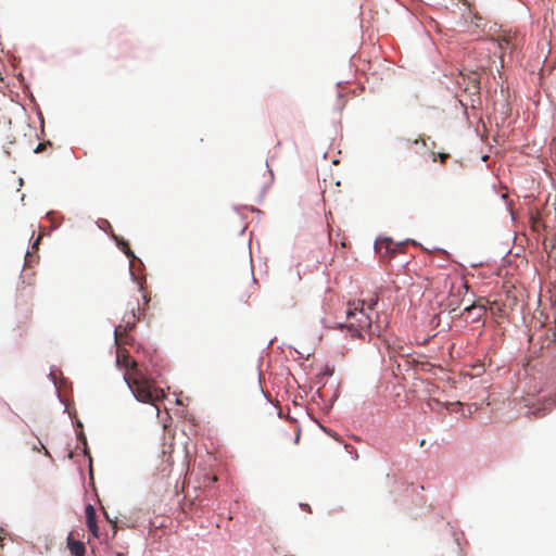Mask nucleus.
I'll return each mask as SVG.
<instances>
[{
    "instance_id": "nucleus-24",
    "label": "nucleus",
    "mask_w": 556,
    "mask_h": 556,
    "mask_svg": "<svg viewBox=\"0 0 556 556\" xmlns=\"http://www.w3.org/2000/svg\"><path fill=\"white\" fill-rule=\"evenodd\" d=\"M50 377L52 378L53 380V383L55 384V375L53 372L50 374Z\"/></svg>"
},
{
    "instance_id": "nucleus-13",
    "label": "nucleus",
    "mask_w": 556,
    "mask_h": 556,
    "mask_svg": "<svg viewBox=\"0 0 556 556\" xmlns=\"http://www.w3.org/2000/svg\"><path fill=\"white\" fill-rule=\"evenodd\" d=\"M77 420V425H76V433H77V437L78 439L81 441V443L85 445V447L87 446V440H86V437L83 432V425L81 422L79 421V419H76Z\"/></svg>"
},
{
    "instance_id": "nucleus-18",
    "label": "nucleus",
    "mask_w": 556,
    "mask_h": 556,
    "mask_svg": "<svg viewBox=\"0 0 556 556\" xmlns=\"http://www.w3.org/2000/svg\"><path fill=\"white\" fill-rule=\"evenodd\" d=\"M301 507H302L304 510L308 511V513H311V511H312V510H311V507H309V505H308V504H301Z\"/></svg>"
},
{
    "instance_id": "nucleus-12",
    "label": "nucleus",
    "mask_w": 556,
    "mask_h": 556,
    "mask_svg": "<svg viewBox=\"0 0 556 556\" xmlns=\"http://www.w3.org/2000/svg\"><path fill=\"white\" fill-rule=\"evenodd\" d=\"M114 239L119 249L127 255V257L135 258L134 252L130 250L128 242L124 241L123 239H118L117 237H114Z\"/></svg>"
},
{
    "instance_id": "nucleus-20",
    "label": "nucleus",
    "mask_w": 556,
    "mask_h": 556,
    "mask_svg": "<svg viewBox=\"0 0 556 556\" xmlns=\"http://www.w3.org/2000/svg\"><path fill=\"white\" fill-rule=\"evenodd\" d=\"M40 239H41V237H40V236H39V237H37V239H36L35 243H34V248L38 245V243H39Z\"/></svg>"
},
{
    "instance_id": "nucleus-5",
    "label": "nucleus",
    "mask_w": 556,
    "mask_h": 556,
    "mask_svg": "<svg viewBox=\"0 0 556 556\" xmlns=\"http://www.w3.org/2000/svg\"><path fill=\"white\" fill-rule=\"evenodd\" d=\"M376 251L382 256H392L397 249V244L390 238H380L375 243Z\"/></svg>"
},
{
    "instance_id": "nucleus-17",
    "label": "nucleus",
    "mask_w": 556,
    "mask_h": 556,
    "mask_svg": "<svg viewBox=\"0 0 556 556\" xmlns=\"http://www.w3.org/2000/svg\"><path fill=\"white\" fill-rule=\"evenodd\" d=\"M471 83H472V89L478 92L480 89V81L476 77H473Z\"/></svg>"
},
{
    "instance_id": "nucleus-14",
    "label": "nucleus",
    "mask_w": 556,
    "mask_h": 556,
    "mask_svg": "<svg viewBox=\"0 0 556 556\" xmlns=\"http://www.w3.org/2000/svg\"><path fill=\"white\" fill-rule=\"evenodd\" d=\"M431 155H432L433 162H435L437 157H439L441 163H445L446 160L450 157V154H447V153H435L433 151H431Z\"/></svg>"
},
{
    "instance_id": "nucleus-2",
    "label": "nucleus",
    "mask_w": 556,
    "mask_h": 556,
    "mask_svg": "<svg viewBox=\"0 0 556 556\" xmlns=\"http://www.w3.org/2000/svg\"><path fill=\"white\" fill-rule=\"evenodd\" d=\"M365 301L358 300L348 304L345 327L352 337L364 338L375 333L371 314L365 309Z\"/></svg>"
},
{
    "instance_id": "nucleus-3",
    "label": "nucleus",
    "mask_w": 556,
    "mask_h": 556,
    "mask_svg": "<svg viewBox=\"0 0 556 556\" xmlns=\"http://www.w3.org/2000/svg\"><path fill=\"white\" fill-rule=\"evenodd\" d=\"M429 286L441 294L452 296L460 295V290L467 291L468 286L465 279L454 268H444L438 270L428 278Z\"/></svg>"
},
{
    "instance_id": "nucleus-4",
    "label": "nucleus",
    "mask_w": 556,
    "mask_h": 556,
    "mask_svg": "<svg viewBox=\"0 0 556 556\" xmlns=\"http://www.w3.org/2000/svg\"><path fill=\"white\" fill-rule=\"evenodd\" d=\"M140 312L139 303L136 305L130 304V308L123 316L122 324L116 326L115 328V339L116 341L123 340L124 336H127V332L132 330L136 326L137 320L140 319V315L137 314Z\"/></svg>"
},
{
    "instance_id": "nucleus-8",
    "label": "nucleus",
    "mask_w": 556,
    "mask_h": 556,
    "mask_svg": "<svg viewBox=\"0 0 556 556\" xmlns=\"http://www.w3.org/2000/svg\"><path fill=\"white\" fill-rule=\"evenodd\" d=\"M67 547L73 556H85V544L78 540H75L72 535H68L67 538Z\"/></svg>"
},
{
    "instance_id": "nucleus-11",
    "label": "nucleus",
    "mask_w": 556,
    "mask_h": 556,
    "mask_svg": "<svg viewBox=\"0 0 556 556\" xmlns=\"http://www.w3.org/2000/svg\"><path fill=\"white\" fill-rule=\"evenodd\" d=\"M64 405V413L68 415V417H76L77 410L75 407V403L73 401H70L67 399L61 400Z\"/></svg>"
},
{
    "instance_id": "nucleus-10",
    "label": "nucleus",
    "mask_w": 556,
    "mask_h": 556,
    "mask_svg": "<svg viewBox=\"0 0 556 556\" xmlns=\"http://www.w3.org/2000/svg\"><path fill=\"white\" fill-rule=\"evenodd\" d=\"M515 38L507 35V36H503L500 40H498V47L501 50L503 51H506L508 49H513L515 48V43L513 42Z\"/></svg>"
},
{
    "instance_id": "nucleus-21",
    "label": "nucleus",
    "mask_w": 556,
    "mask_h": 556,
    "mask_svg": "<svg viewBox=\"0 0 556 556\" xmlns=\"http://www.w3.org/2000/svg\"><path fill=\"white\" fill-rule=\"evenodd\" d=\"M42 147H43V146H42L41 143H39V144H38V147H37V149H36L35 151H36V152L41 151V150H42Z\"/></svg>"
},
{
    "instance_id": "nucleus-1",
    "label": "nucleus",
    "mask_w": 556,
    "mask_h": 556,
    "mask_svg": "<svg viewBox=\"0 0 556 556\" xmlns=\"http://www.w3.org/2000/svg\"><path fill=\"white\" fill-rule=\"evenodd\" d=\"M121 362H123V366L126 369L124 375L125 381L136 399L142 403H151L154 407V414L159 416L160 408L155 403L163 399V390L156 388L154 382L142 374L137 363L128 354L123 356V361H121L118 355L117 363L121 364Z\"/></svg>"
},
{
    "instance_id": "nucleus-26",
    "label": "nucleus",
    "mask_w": 556,
    "mask_h": 556,
    "mask_svg": "<svg viewBox=\"0 0 556 556\" xmlns=\"http://www.w3.org/2000/svg\"><path fill=\"white\" fill-rule=\"evenodd\" d=\"M177 404H182V401L180 399H177Z\"/></svg>"
},
{
    "instance_id": "nucleus-22",
    "label": "nucleus",
    "mask_w": 556,
    "mask_h": 556,
    "mask_svg": "<svg viewBox=\"0 0 556 556\" xmlns=\"http://www.w3.org/2000/svg\"><path fill=\"white\" fill-rule=\"evenodd\" d=\"M418 366H421V368L424 369L425 366H428L429 364L428 363H417Z\"/></svg>"
},
{
    "instance_id": "nucleus-19",
    "label": "nucleus",
    "mask_w": 556,
    "mask_h": 556,
    "mask_svg": "<svg viewBox=\"0 0 556 556\" xmlns=\"http://www.w3.org/2000/svg\"><path fill=\"white\" fill-rule=\"evenodd\" d=\"M38 445H39V446H37V445H35V446H34V448H35L36 451H40V448H45V446H43V444H42L41 442H38Z\"/></svg>"
},
{
    "instance_id": "nucleus-23",
    "label": "nucleus",
    "mask_w": 556,
    "mask_h": 556,
    "mask_svg": "<svg viewBox=\"0 0 556 556\" xmlns=\"http://www.w3.org/2000/svg\"><path fill=\"white\" fill-rule=\"evenodd\" d=\"M142 299L144 300V303L147 304L149 302V299L147 298V294H142Z\"/></svg>"
},
{
    "instance_id": "nucleus-7",
    "label": "nucleus",
    "mask_w": 556,
    "mask_h": 556,
    "mask_svg": "<svg viewBox=\"0 0 556 556\" xmlns=\"http://www.w3.org/2000/svg\"><path fill=\"white\" fill-rule=\"evenodd\" d=\"M334 372V367L332 365L326 364L321 370L315 375V384L319 388L324 387L327 382V379L331 377Z\"/></svg>"
},
{
    "instance_id": "nucleus-6",
    "label": "nucleus",
    "mask_w": 556,
    "mask_h": 556,
    "mask_svg": "<svg viewBox=\"0 0 556 556\" xmlns=\"http://www.w3.org/2000/svg\"><path fill=\"white\" fill-rule=\"evenodd\" d=\"M85 515H86V525L89 530V532L92 534L93 538H99V527L97 525V514L96 509L91 504H88L85 507Z\"/></svg>"
},
{
    "instance_id": "nucleus-9",
    "label": "nucleus",
    "mask_w": 556,
    "mask_h": 556,
    "mask_svg": "<svg viewBox=\"0 0 556 556\" xmlns=\"http://www.w3.org/2000/svg\"><path fill=\"white\" fill-rule=\"evenodd\" d=\"M329 240L330 243H332L336 249L340 245L341 248L346 247V239L343 235H341L339 231L334 232L332 229L329 231Z\"/></svg>"
},
{
    "instance_id": "nucleus-27",
    "label": "nucleus",
    "mask_w": 556,
    "mask_h": 556,
    "mask_svg": "<svg viewBox=\"0 0 556 556\" xmlns=\"http://www.w3.org/2000/svg\"><path fill=\"white\" fill-rule=\"evenodd\" d=\"M425 444V440H421L420 441V446H422Z\"/></svg>"
},
{
    "instance_id": "nucleus-25",
    "label": "nucleus",
    "mask_w": 556,
    "mask_h": 556,
    "mask_svg": "<svg viewBox=\"0 0 556 556\" xmlns=\"http://www.w3.org/2000/svg\"><path fill=\"white\" fill-rule=\"evenodd\" d=\"M116 534V523H113V535Z\"/></svg>"
},
{
    "instance_id": "nucleus-16",
    "label": "nucleus",
    "mask_w": 556,
    "mask_h": 556,
    "mask_svg": "<svg viewBox=\"0 0 556 556\" xmlns=\"http://www.w3.org/2000/svg\"><path fill=\"white\" fill-rule=\"evenodd\" d=\"M429 140V138H419V139H416L413 141L414 144H421L424 148H428V143L427 141Z\"/></svg>"
},
{
    "instance_id": "nucleus-15",
    "label": "nucleus",
    "mask_w": 556,
    "mask_h": 556,
    "mask_svg": "<svg viewBox=\"0 0 556 556\" xmlns=\"http://www.w3.org/2000/svg\"><path fill=\"white\" fill-rule=\"evenodd\" d=\"M377 302H378V299H377V298H376V299H371V300L369 301V303L367 304V308H365V309H366V311H368L370 314H372V313H374L375 305L377 304Z\"/></svg>"
}]
</instances>
